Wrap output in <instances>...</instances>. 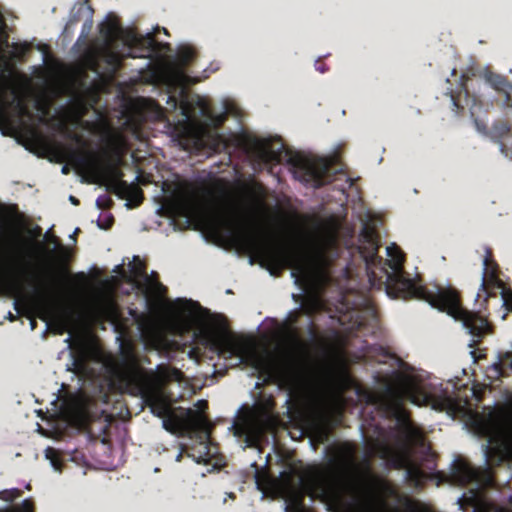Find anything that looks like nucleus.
<instances>
[{
	"label": "nucleus",
	"instance_id": "f257e3e1",
	"mask_svg": "<svg viewBox=\"0 0 512 512\" xmlns=\"http://www.w3.org/2000/svg\"><path fill=\"white\" fill-rule=\"evenodd\" d=\"M404 398L418 406L431 404L433 409L446 412L453 419L461 417L474 435L485 438L481 448L487 467L482 472L457 458L448 473L439 472L434 476L436 485H469L470 488L456 501L462 511L472 507V512H512L504 507H494L481 493L483 487L492 483L491 467L512 461V412L492 409L480 414L451 397L432 399L416 382H400L398 388L386 387L378 400L396 418L400 443L393 446L376 439L371 443V450L381 459L405 468L406 477L415 485L424 479V473L409 464L408 447L422 444L423 435L402 409ZM315 493L321 494L334 512H415L416 509L409 497L371 471L368 459L358 464L354 446L348 442L337 448L328 468H314L307 476H299L295 481L290 477L283 478L286 512H306L303 497Z\"/></svg>",
	"mask_w": 512,
	"mask_h": 512
},
{
	"label": "nucleus",
	"instance_id": "f03ea898",
	"mask_svg": "<svg viewBox=\"0 0 512 512\" xmlns=\"http://www.w3.org/2000/svg\"><path fill=\"white\" fill-rule=\"evenodd\" d=\"M173 217H183L214 237H230L243 252L261 266L276 270L291 268V277L303 293L307 313L325 306L322 288L329 283L328 267L339 252L337 225L332 220H315L302 234L303 248L268 237L253 224H246L236 209L225 207L191 188L175 189L161 206Z\"/></svg>",
	"mask_w": 512,
	"mask_h": 512
},
{
	"label": "nucleus",
	"instance_id": "7ed1b4c3",
	"mask_svg": "<svg viewBox=\"0 0 512 512\" xmlns=\"http://www.w3.org/2000/svg\"><path fill=\"white\" fill-rule=\"evenodd\" d=\"M100 33L104 44L97 57L105 61L112 71L121 65L125 57L145 59L139 73L145 81L165 89L162 97L166 103L163 108L149 99L147 109L157 119L167 117L187 148H208L219 152L227 147V138L219 128L225 120L227 109L216 113L203 97L185 91L188 76L184 67L194 57V49L190 45H179L172 57L170 45L155 41L152 32L138 35L133 29L107 21L101 24Z\"/></svg>",
	"mask_w": 512,
	"mask_h": 512
},
{
	"label": "nucleus",
	"instance_id": "20e7f679",
	"mask_svg": "<svg viewBox=\"0 0 512 512\" xmlns=\"http://www.w3.org/2000/svg\"><path fill=\"white\" fill-rule=\"evenodd\" d=\"M171 329L176 333L193 330L194 336L224 358H234L260 373L275 378L290 396L308 399L326 385L328 373L315 362L304 343L285 326L291 345L281 356L267 349L259 351L255 342L229 332L224 319L212 315L197 302L178 298L167 307Z\"/></svg>",
	"mask_w": 512,
	"mask_h": 512
},
{
	"label": "nucleus",
	"instance_id": "39448f33",
	"mask_svg": "<svg viewBox=\"0 0 512 512\" xmlns=\"http://www.w3.org/2000/svg\"><path fill=\"white\" fill-rule=\"evenodd\" d=\"M386 254L385 264L389 267V270L386 271V289L389 296L415 298L429 303L431 307L437 308L439 311L446 312L454 320L459 321L466 332L471 335L473 343L469 344L470 347H473L474 343L488 331L487 320L462 308L453 289L440 286L427 289L415 280L406 277L402 270L404 256L395 243L386 247Z\"/></svg>",
	"mask_w": 512,
	"mask_h": 512
},
{
	"label": "nucleus",
	"instance_id": "423d86ee",
	"mask_svg": "<svg viewBox=\"0 0 512 512\" xmlns=\"http://www.w3.org/2000/svg\"><path fill=\"white\" fill-rule=\"evenodd\" d=\"M241 145L250 158L259 164L271 161L286 162L297 180L313 188L330 182L333 175L339 171V168H333L337 161L336 155L317 157L291 152L280 139L244 136Z\"/></svg>",
	"mask_w": 512,
	"mask_h": 512
},
{
	"label": "nucleus",
	"instance_id": "0eeeda50",
	"mask_svg": "<svg viewBox=\"0 0 512 512\" xmlns=\"http://www.w3.org/2000/svg\"><path fill=\"white\" fill-rule=\"evenodd\" d=\"M72 163L89 183L105 185L107 190L114 192L122 199L135 202L141 200L139 188L124 181L122 172L96 153H75L72 155Z\"/></svg>",
	"mask_w": 512,
	"mask_h": 512
},
{
	"label": "nucleus",
	"instance_id": "6e6552de",
	"mask_svg": "<svg viewBox=\"0 0 512 512\" xmlns=\"http://www.w3.org/2000/svg\"><path fill=\"white\" fill-rule=\"evenodd\" d=\"M162 427L170 433H188L190 438H195L199 443V455L188 454L197 463L206 462L210 456L214 455L210 446V423L200 413L188 409L183 419H178L172 412L162 418Z\"/></svg>",
	"mask_w": 512,
	"mask_h": 512
},
{
	"label": "nucleus",
	"instance_id": "1a4fd4ad",
	"mask_svg": "<svg viewBox=\"0 0 512 512\" xmlns=\"http://www.w3.org/2000/svg\"><path fill=\"white\" fill-rule=\"evenodd\" d=\"M273 424L271 416L258 407H242L229 428L241 448H258L265 431Z\"/></svg>",
	"mask_w": 512,
	"mask_h": 512
},
{
	"label": "nucleus",
	"instance_id": "9d476101",
	"mask_svg": "<svg viewBox=\"0 0 512 512\" xmlns=\"http://www.w3.org/2000/svg\"><path fill=\"white\" fill-rule=\"evenodd\" d=\"M119 344V358L111 362L110 370L113 378L126 387L143 388L152 380L140 367L134 345L127 340L117 337Z\"/></svg>",
	"mask_w": 512,
	"mask_h": 512
},
{
	"label": "nucleus",
	"instance_id": "9b49d317",
	"mask_svg": "<svg viewBox=\"0 0 512 512\" xmlns=\"http://www.w3.org/2000/svg\"><path fill=\"white\" fill-rule=\"evenodd\" d=\"M119 344V358L111 362L110 370L113 378L126 387L143 388L152 380L140 367L134 345L127 340L117 337Z\"/></svg>",
	"mask_w": 512,
	"mask_h": 512
},
{
	"label": "nucleus",
	"instance_id": "f8f14e48",
	"mask_svg": "<svg viewBox=\"0 0 512 512\" xmlns=\"http://www.w3.org/2000/svg\"><path fill=\"white\" fill-rule=\"evenodd\" d=\"M147 376L152 380L147 386L139 389L148 390L150 386H155L156 390L146 392V402L155 416L166 417L172 411L160 387L169 381L181 382V372L165 365H158L154 371L147 373Z\"/></svg>",
	"mask_w": 512,
	"mask_h": 512
},
{
	"label": "nucleus",
	"instance_id": "ddd939ff",
	"mask_svg": "<svg viewBox=\"0 0 512 512\" xmlns=\"http://www.w3.org/2000/svg\"><path fill=\"white\" fill-rule=\"evenodd\" d=\"M379 222L378 219L371 218L370 215H367L362 222L359 251L368 269L382 264V259L377 255L379 244L376 227Z\"/></svg>",
	"mask_w": 512,
	"mask_h": 512
},
{
	"label": "nucleus",
	"instance_id": "4468645a",
	"mask_svg": "<svg viewBox=\"0 0 512 512\" xmlns=\"http://www.w3.org/2000/svg\"><path fill=\"white\" fill-rule=\"evenodd\" d=\"M139 330L140 340L145 350L162 351L171 346L170 340L160 327H158L149 317L138 315L135 318Z\"/></svg>",
	"mask_w": 512,
	"mask_h": 512
},
{
	"label": "nucleus",
	"instance_id": "2eb2a0df",
	"mask_svg": "<svg viewBox=\"0 0 512 512\" xmlns=\"http://www.w3.org/2000/svg\"><path fill=\"white\" fill-rule=\"evenodd\" d=\"M88 314L93 321L102 319L116 321L118 312L112 293L105 290L93 295L88 303Z\"/></svg>",
	"mask_w": 512,
	"mask_h": 512
},
{
	"label": "nucleus",
	"instance_id": "dca6fc26",
	"mask_svg": "<svg viewBox=\"0 0 512 512\" xmlns=\"http://www.w3.org/2000/svg\"><path fill=\"white\" fill-rule=\"evenodd\" d=\"M60 414L68 424L83 428L89 418L85 398L79 395L65 398L60 407Z\"/></svg>",
	"mask_w": 512,
	"mask_h": 512
},
{
	"label": "nucleus",
	"instance_id": "f3484780",
	"mask_svg": "<svg viewBox=\"0 0 512 512\" xmlns=\"http://www.w3.org/2000/svg\"><path fill=\"white\" fill-rule=\"evenodd\" d=\"M130 270V278L137 282L139 280L144 281L145 293L152 296H160L163 292V286L152 276L146 274L143 268V264L139 257L134 256L133 261L128 264Z\"/></svg>",
	"mask_w": 512,
	"mask_h": 512
},
{
	"label": "nucleus",
	"instance_id": "a211bd4d",
	"mask_svg": "<svg viewBox=\"0 0 512 512\" xmlns=\"http://www.w3.org/2000/svg\"><path fill=\"white\" fill-rule=\"evenodd\" d=\"M102 137L111 153L117 156H120L123 153L126 142L120 132L107 126L103 129Z\"/></svg>",
	"mask_w": 512,
	"mask_h": 512
},
{
	"label": "nucleus",
	"instance_id": "6ab92c4d",
	"mask_svg": "<svg viewBox=\"0 0 512 512\" xmlns=\"http://www.w3.org/2000/svg\"><path fill=\"white\" fill-rule=\"evenodd\" d=\"M494 133L496 136H498V145L499 150L501 153L507 157H512V133L510 132L509 128L501 124L499 126H496L494 129Z\"/></svg>",
	"mask_w": 512,
	"mask_h": 512
},
{
	"label": "nucleus",
	"instance_id": "aec40b11",
	"mask_svg": "<svg viewBox=\"0 0 512 512\" xmlns=\"http://www.w3.org/2000/svg\"><path fill=\"white\" fill-rule=\"evenodd\" d=\"M487 81L498 91L503 92L508 105L512 106V84L497 74L487 75Z\"/></svg>",
	"mask_w": 512,
	"mask_h": 512
},
{
	"label": "nucleus",
	"instance_id": "412c9836",
	"mask_svg": "<svg viewBox=\"0 0 512 512\" xmlns=\"http://www.w3.org/2000/svg\"><path fill=\"white\" fill-rule=\"evenodd\" d=\"M34 307L39 317L46 320L52 314L51 299L47 292L42 291L34 300Z\"/></svg>",
	"mask_w": 512,
	"mask_h": 512
},
{
	"label": "nucleus",
	"instance_id": "4be33fe9",
	"mask_svg": "<svg viewBox=\"0 0 512 512\" xmlns=\"http://www.w3.org/2000/svg\"><path fill=\"white\" fill-rule=\"evenodd\" d=\"M504 367L512 368V350L504 352L498 357L497 362L492 365V369L496 376L502 375V369Z\"/></svg>",
	"mask_w": 512,
	"mask_h": 512
},
{
	"label": "nucleus",
	"instance_id": "5701e85b",
	"mask_svg": "<svg viewBox=\"0 0 512 512\" xmlns=\"http://www.w3.org/2000/svg\"><path fill=\"white\" fill-rule=\"evenodd\" d=\"M45 238L55 245L54 253L57 261L61 264L66 263L70 257L69 251L65 247L58 244L55 236H49L47 233Z\"/></svg>",
	"mask_w": 512,
	"mask_h": 512
},
{
	"label": "nucleus",
	"instance_id": "b1692460",
	"mask_svg": "<svg viewBox=\"0 0 512 512\" xmlns=\"http://www.w3.org/2000/svg\"><path fill=\"white\" fill-rule=\"evenodd\" d=\"M70 356L71 362L67 365V370L78 375H83L85 373V355L81 352L77 356L72 354H70Z\"/></svg>",
	"mask_w": 512,
	"mask_h": 512
},
{
	"label": "nucleus",
	"instance_id": "393cba45",
	"mask_svg": "<svg viewBox=\"0 0 512 512\" xmlns=\"http://www.w3.org/2000/svg\"><path fill=\"white\" fill-rule=\"evenodd\" d=\"M0 512H34V506L30 500L25 499L19 504L8 505L0 508Z\"/></svg>",
	"mask_w": 512,
	"mask_h": 512
},
{
	"label": "nucleus",
	"instance_id": "a878e982",
	"mask_svg": "<svg viewBox=\"0 0 512 512\" xmlns=\"http://www.w3.org/2000/svg\"><path fill=\"white\" fill-rule=\"evenodd\" d=\"M16 208L0 202V222L2 224L11 223L16 217Z\"/></svg>",
	"mask_w": 512,
	"mask_h": 512
},
{
	"label": "nucleus",
	"instance_id": "bb28decb",
	"mask_svg": "<svg viewBox=\"0 0 512 512\" xmlns=\"http://www.w3.org/2000/svg\"><path fill=\"white\" fill-rule=\"evenodd\" d=\"M44 456H45V459L49 461V463L54 471H56V472L61 471L62 464L59 459L58 452L54 448H52V447L46 448L45 452H44Z\"/></svg>",
	"mask_w": 512,
	"mask_h": 512
},
{
	"label": "nucleus",
	"instance_id": "cd10ccee",
	"mask_svg": "<svg viewBox=\"0 0 512 512\" xmlns=\"http://www.w3.org/2000/svg\"><path fill=\"white\" fill-rule=\"evenodd\" d=\"M21 496L18 489H6L0 491V500L6 503H12Z\"/></svg>",
	"mask_w": 512,
	"mask_h": 512
},
{
	"label": "nucleus",
	"instance_id": "c85d7f7f",
	"mask_svg": "<svg viewBox=\"0 0 512 512\" xmlns=\"http://www.w3.org/2000/svg\"><path fill=\"white\" fill-rule=\"evenodd\" d=\"M15 269L19 274H25L29 270V263L25 255L19 254L15 261Z\"/></svg>",
	"mask_w": 512,
	"mask_h": 512
},
{
	"label": "nucleus",
	"instance_id": "c756f323",
	"mask_svg": "<svg viewBox=\"0 0 512 512\" xmlns=\"http://www.w3.org/2000/svg\"><path fill=\"white\" fill-rule=\"evenodd\" d=\"M492 277V278H495V274H494V271H490V267H489V259L488 258H485L483 260V272H482V275H481V289L485 292V278L486 277Z\"/></svg>",
	"mask_w": 512,
	"mask_h": 512
},
{
	"label": "nucleus",
	"instance_id": "7c9ffc66",
	"mask_svg": "<svg viewBox=\"0 0 512 512\" xmlns=\"http://www.w3.org/2000/svg\"><path fill=\"white\" fill-rule=\"evenodd\" d=\"M56 324H57L58 332L60 334H63L64 332L70 331L72 320L68 316H63L57 320Z\"/></svg>",
	"mask_w": 512,
	"mask_h": 512
},
{
	"label": "nucleus",
	"instance_id": "2f4dec72",
	"mask_svg": "<svg viewBox=\"0 0 512 512\" xmlns=\"http://www.w3.org/2000/svg\"><path fill=\"white\" fill-rule=\"evenodd\" d=\"M474 124H475V128L476 130L481 133V134H485L486 132V126L484 124H482L479 120H475L474 121Z\"/></svg>",
	"mask_w": 512,
	"mask_h": 512
},
{
	"label": "nucleus",
	"instance_id": "473e14b6",
	"mask_svg": "<svg viewBox=\"0 0 512 512\" xmlns=\"http://www.w3.org/2000/svg\"><path fill=\"white\" fill-rule=\"evenodd\" d=\"M502 303L507 311H512V296L510 298L502 297Z\"/></svg>",
	"mask_w": 512,
	"mask_h": 512
},
{
	"label": "nucleus",
	"instance_id": "72a5a7b5",
	"mask_svg": "<svg viewBox=\"0 0 512 512\" xmlns=\"http://www.w3.org/2000/svg\"><path fill=\"white\" fill-rule=\"evenodd\" d=\"M7 124V117L6 115L0 111V130H3L4 127Z\"/></svg>",
	"mask_w": 512,
	"mask_h": 512
},
{
	"label": "nucleus",
	"instance_id": "f704fd0d",
	"mask_svg": "<svg viewBox=\"0 0 512 512\" xmlns=\"http://www.w3.org/2000/svg\"><path fill=\"white\" fill-rule=\"evenodd\" d=\"M113 271H114V272H117V273H119V274H121V276H122L123 278H126V277H127L126 272L124 271V269H123L122 265H117V266H115V268H114V270H113Z\"/></svg>",
	"mask_w": 512,
	"mask_h": 512
},
{
	"label": "nucleus",
	"instance_id": "c9c22d12",
	"mask_svg": "<svg viewBox=\"0 0 512 512\" xmlns=\"http://www.w3.org/2000/svg\"><path fill=\"white\" fill-rule=\"evenodd\" d=\"M447 94H449L450 98H451V105L454 107V108H457L458 107V104L456 102V99L452 93V91H449L447 92Z\"/></svg>",
	"mask_w": 512,
	"mask_h": 512
},
{
	"label": "nucleus",
	"instance_id": "e433bc0d",
	"mask_svg": "<svg viewBox=\"0 0 512 512\" xmlns=\"http://www.w3.org/2000/svg\"><path fill=\"white\" fill-rule=\"evenodd\" d=\"M91 28V23L89 21H87L85 24H84V27H83V35L88 32Z\"/></svg>",
	"mask_w": 512,
	"mask_h": 512
},
{
	"label": "nucleus",
	"instance_id": "4c0bfd02",
	"mask_svg": "<svg viewBox=\"0 0 512 512\" xmlns=\"http://www.w3.org/2000/svg\"><path fill=\"white\" fill-rule=\"evenodd\" d=\"M65 342L68 344V347H72V334L70 333L69 336L65 339Z\"/></svg>",
	"mask_w": 512,
	"mask_h": 512
},
{
	"label": "nucleus",
	"instance_id": "58836bf2",
	"mask_svg": "<svg viewBox=\"0 0 512 512\" xmlns=\"http://www.w3.org/2000/svg\"><path fill=\"white\" fill-rule=\"evenodd\" d=\"M69 200L72 204L74 205H77L78 204V199L75 198L74 196H69Z\"/></svg>",
	"mask_w": 512,
	"mask_h": 512
},
{
	"label": "nucleus",
	"instance_id": "ea45409f",
	"mask_svg": "<svg viewBox=\"0 0 512 512\" xmlns=\"http://www.w3.org/2000/svg\"><path fill=\"white\" fill-rule=\"evenodd\" d=\"M182 455H183V452H182V451H180V452L176 455L175 460H176L177 462H179V461L181 460V458H182Z\"/></svg>",
	"mask_w": 512,
	"mask_h": 512
},
{
	"label": "nucleus",
	"instance_id": "a19ab883",
	"mask_svg": "<svg viewBox=\"0 0 512 512\" xmlns=\"http://www.w3.org/2000/svg\"><path fill=\"white\" fill-rule=\"evenodd\" d=\"M461 89H462V90H464L465 95L467 96V95H468V91H467V89H466V87H465L464 83H461Z\"/></svg>",
	"mask_w": 512,
	"mask_h": 512
},
{
	"label": "nucleus",
	"instance_id": "79ce46f5",
	"mask_svg": "<svg viewBox=\"0 0 512 512\" xmlns=\"http://www.w3.org/2000/svg\"><path fill=\"white\" fill-rule=\"evenodd\" d=\"M30 326H31V329L34 330L35 329V322L34 320H31L30 321Z\"/></svg>",
	"mask_w": 512,
	"mask_h": 512
},
{
	"label": "nucleus",
	"instance_id": "37998d69",
	"mask_svg": "<svg viewBox=\"0 0 512 512\" xmlns=\"http://www.w3.org/2000/svg\"><path fill=\"white\" fill-rule=\"evenodd\" d=\"M68 172V168L66 166L62 167V173L66 174Z\"/></svg>",
	"mask_w": 512,
	"mask_h": 512
},
{
	"label": "nucleus",
	"instance_id": "c03bdc74",
	"mask_svg": "<svg viewBox=\"0 0 512 512\" xmlns=\"http://www.w3.org/2000/svg\"><path fill=\"white\" fill-rule=\"evenodd\" d=\"M2 102H3V93H2V91L0 90V103H2Z\"/></svg>",
	"mask_w": 512,
	"mask_h": 512
},
{
	"label": "nucleus",
	"instance_id": "a18cd8bd",
	"mask_svg": "<svg viewBox=\"0 0 512 512\" xmlns=\"http://www.w3.org/2000/svg\"><path fill=\"white\" fill-rule=\"evenodd\" d=\"M161 30L164 32V34L168 35V31L166 28H162Z\"/></svg>",
	"mask_w": 512,
	"mask_h": 512
},
{
	"label": "nucleus",
	"instance_id": "49530a36",
	"mask_svg": "<svg viewBox=\"0 0 512 512\" xmlns=\"http://www.w3.org/2000/svg\"><path fill=\"white\" fill-rule=\"evenodd\" d=\"M8 318H9L10 320H13V319H14V317H13V315H12L11 313H9Z\"/></svg>",
	"mask_w": 512,
	"mask_h": 512
},
{
	"label": "nucleus",
	"instance_id": "de8ad7c7",
	"mask_svg": "<svg viewBox=\"0 0 512 512\" xmlns=\"http://www.w3.org/2000/svg\"><path fill=\"white\" fill-rule=\"evenodd\" d=\"M356 324H357L358 326H360V325H362V321H356Z\"/></svg>",
	"mask_w": 512,
	"mask_h": 512
}]
</instances>
